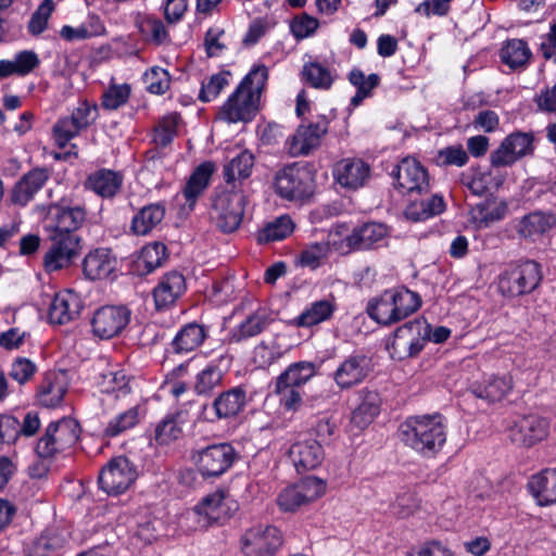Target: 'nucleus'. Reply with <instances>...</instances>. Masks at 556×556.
I'll list each match as a JSON object with an SVG mask.
<instances>
[{"label": "nucleus", "mask_w": 556, "mask_h": 556, "mask_svg": "<svg viewBox=\"0 0 556 556\" xmlns=\"http://www.w3.org/2000/svg\"><path fill=\"white\" fill-rule=\"evenodd\" d=\"M267 78L266 66H254L220 106L219 119L228 124L251 121L257 111V103Z\"/></svg>", "instance_id": "obj_1"}, {"label": "nucleus", "mask_w": 556, "mask_h": 556, "mask_svg": "<svg viewBox=\"0 0 556 556\" xmlns=\"http://www.w3.org/2000/svg\"><path fill=\"white\" fill-rule=\"evenodd\" d=\"M399 437L418 454L433 457L446 442V425L440 414L412 416L401 424Z\"/></svg>", "instance_id": "obj_2"}, {"label": "nucleus", "mask_w": 556, "mask_h": 556, "mask_svg": "<svg viewBox=\"0 0 556 556\" xmlns=\"http://www.w3.org/2000/svg\"><path fill=\"white\" fill-rule=\"evenodd\" d=\"M421 303L417 292L400 287L386 290L379 296L371 299L366 312L378 324L391 326L413 315L420 308Z\"/></svg>", "instance_id": "obj_3"}, {"label": "nucleus", "mask_w": 556, "mask_h": 556, "mask_svg": "<svg viewBox=\"0 0 556 556\" xmlns=\"http://www.w3.org/2000/svg\"><path fill=\"white\" fill-rule=\"evenodd\" d=\"M315 176L316 172L311 165L293 163L276 173L275 191L289 201L307 200L315 193Z\"/></svg>", "instance_id": "obj_4"}, {"label": "nucleus", "mask_w": 556, "mask_h": 556, "mask_svg": "<svg viewBox=\"0 0 556 556\" xmlns=\"http://www.w3.org/2000/svg\"><path fill=\"white\" fill-rule=\"evenodd\" d=\"M543 278L542 267L535 261H525L509 266L498 277V290L508 298L533 292Z\"/></svg>", "instance_id": "obj_5"}, {"label": "nucleus", "mask_w": 556, "mask_h": 556, "mask_svg": "<svg viewBox=\"0 0 556 556\" xmlns=\"http://www.w3.org/2000/svg\"><path fill=\"white\" fill-rule=\"evenodd\" d=\"M429 339L430 324L420 317L396 328L388 349L391 356L397 359L415 357Z\"/></svg>", "instance_id": "obj_6"}, {"label": "nucleus", "mask_w": 556, "mask_h": 556, "mask_svg": "<svg viewBox=\"0 0 556 556\" xmlns=\"http://www.w3.org/2000/svg\"><path fill=\"white\" fill-rule=\"evenodd\" d=\"M87 214L85 205L62 198L48 205L46 229L55 233L78 236L77 230L86 223Z\"/></svg>", "instance_id": "obj_7"}, {"label": "nucleus", "mask_w": 556, "mask_h": 556, "mask_svg": "<svg viewBox=\"0 0 556 556\" xmlns=\"http://www.w3.org/2000/svg\"><path fill=\"white\" fill-rule=\"evenodd\" d=\"M239 508L236 500L225 490H216L206 495L192 510L191 515L200 528L222 523Z\"/></svg>", "instance_id": "obj_8"}, {"label": "nucleus", "mask_w": 556, "mask_h": 556, "mask_svg": "<svg viewBox=\"0 0 556 556\" xmlns=\"http://www.w3.org/2000/svg\"><path fill=\"white\" fill-rule=\"evenodd\" d=\"M50 247L43 255L47 273L60 271L70 267L80 253V237L48 231Z\"/></svg>", "instance_id": "obj_9"}, {"label": "nucleus", "mask_w": 556, "mask_h": 556, "mask_svg": "<svg viewBox=\"0 0 556 556\" xmlns=\"http://www.w3.org/2000/svg\"><path fill=\"white\" fill-rule=\"evenodd\" d=\"M245 195L242 190H226L216 195L213 203V218L223 232H232L241 224L244 214Z\"/></svg>", "instance_id": "obj_10"}, {"label": "nucleus", "mask_w": 556, "mask_h": 556, "mask_svg": "<svg viewBox=\"0 0 556 556\" xmlns=\"http://www.w3.org/2000/svg\"><path fill=\"white\" fill-rule=\"evenodd\" d=\"M326 492V482L314 476H307L298 483L283 489L277 496V504L283 511H295Z\"/></svg>", "instance_id": "obj_11"}, {"label": "nucleus", "mask_w": 556, "mask_h": 556, "mask_svg": "<svg viewBox=\"0 0 556 556\" xmlns=\"http://www.w3.org/2000/svg\"><path fill=\"white\" fill-rule=\"evenodd\" d=\"M138 477L137 466L125 456L112 458L100 472L99 485L110 495L128 490Z\"/></svg>", "instance_id": "obj_12"}, {"label": "nucleus", "mask_w": 556, "mask_h": 556, "mask_svg": "<svg viewBox=\"0 0 556 556\" xmlns=\"http://www.w3.org/2000/svg\"><path fill=\"white\" fill-rule=\"evenodd\" d=\"M131 317L129 308L123 305H104L98 308L91 318L94 337L109 340L119 336L128 326Z\"/></svg>", "instance_id": "obj_13"}, {"label": "nucleus", "mask_w": 556, "mask_h": 556, "mask_svg": "<svg viewBox=\"0 0 556 556\" xmlns=\"http://www.w3.org/2000/svg\"><path fill=\"white\" fill-rule=\"evenodd\" d=\"M396 188L410 197L430 192L431 185L428 170L415 159L405 157L396 167Z\"/></svg>", "instance_id": "obj_14"}, {"label": "nucleus", "mask_w": 556, "mask_h": 556, "mask_svg": "<svg viewBox=\"0 0 556 556\" xmlns=\"http://www.w3.org/2000/svg\"><path fill=\"white\" fill-rule=\"evenodd\" d=\"M548 432V420L534 414L518 417L508 427L510 441L523 447H531L543 441Z\"/></svg>", "instance_id": "obj_15"}, {"label": "nucleus", "mask_w": 556, "mask_h": 556, "mask_svg": "<svg viewBox=\"0 0 556 556\" xmlns=\"http://www.w3.org/2000/svg\"><path fill=\"white\" fill-rule=\"evenodd\" d=\"M328 126L329 119L326 115H318L316 121L300 125L288 142L290 155H308L320 144L321 138L328 132Z\"/></svg>", "instance_id": "obj_16"}, {"label": "nucleus", "mask_w": 556, "mask_h": 556, "mask_svg": "<svg viewBox=\"0 0 556 556\" xmlns=\"http://www.w3.org/2000/svg\"><path fill=\"white\" fill-rule=\"evenodd\" d=\"M236 456L230 444H213L199 452L197 464L204 477H218L232 466Z\"/></svg>", "instance_id": "obj_17"}, {"label": "nucleus", "mask_w": 556, "mask_h": 556, "mask_svg": "<svg viewBox=\"0 0 556 556\" xmlns=\"http://www.w3.org/2000/svg\"><path fill=\"white\" fill-rule=\"evenodd\" d=\"M281 542L276 527L257 526L245 532L242 549L245 556H273Z\"/></svg>", "instance_id": "obj_18"}, {"label": "nucleus", "mask_w": 556, "mask_h": 556, "mask_svg": "<svg viewBox=\"0 0 556 556\" xmlns=\"http://www.w3.org/2000/svg\"><path fill=\"white\" fill-rule=\"evenodd\" d=\"M532 139L527 134L515 132L507 136L490 155L493 167L509 166L531 152Z\"/></svg>", "instance_id": "obj_19"}, {"label": "nucleus", "mask_w": 556, "mask_h": 556, "mask_svg": "<svg viewBox=\"0 0 556 556\" xmlns=\"http://www.w3.org/2000/svg\"><path fill=\"white\" fill-rule=\"evenodd\" d=\"M370 371V359L364 354H352L339 364L333 380L340 389H350L361 382Z\"/></svg>", "instance_id": "obj_20"}, {"label": "nucleus", "mask_w": 556, "mask_h": 556, "mask_svg": "<svg viewBox=\"0 0 556 556\" xmlns=\"http://www.w3.org/2000/svg\"><path fill=\"white\" fill-rule=\"evenodd\" d=\"M289 456L299 473L316 469L324 460L321 443L315 439H305L293 443Z\"/></svg>", "instance_id": "obj_21"}, {"label": "nucleus", "mask_w": 556, "mask_h": 556, "mask_svg": "<svg viewBox=\"0 0 556 556\" xmlns=\"http://www.w3.org/2000/svg\"><path fill=\"white\" fill-rule=\"evenodd\" d=\"M388 235V229L380 223H366L355 227L345 237L344 242L350 250H370L379 247Z\"/></svg>", "instance_id": "obj_22"}, {"label": "nucleus", "mask_w": 556, "mask_h": 556, "mask_svg": "<svg viewBox=\"0 0 556 556\" xmlns=\"http://www.w3.org/2000/svg\"><path fill=\"white\" fill-rule=\"evenodd\" d=\"M248 404V394L243 386L233 387L219 393L212 402L215 418L229 419L243 412Z\"/></svg>", "instance_id": "obj_23"}, {"label": "nucleus", "mask_w": 556, "mask_h": 556, "mask_svg": "<svg viewBox=\"0 0 556 556\" xmlns=\"http://www.w3.org/2000/svg\"><path fill=\"white\" fill-rule=\"evenodd\" d=\"M446 203L442 194L431 193L416 195L405 208V216L412 222H422L442 214Z\"/></svg>", "instance_id": "obj_24"}, {"label": "nucleus", "mask_w": 556, "mask_h": 556, "mask_svg": "<svg viewBox=\"0 0 556 556\" xmlns=\"http://www.w3.org/2000/svg\"><path fill=\"white\" fill-rule=\"evenodd\" d=\"M81 308L83 304L78 294L73 291H64L53 298L48 317L52 324L64 325L78 317Z\"/></svg>", "instance_id": "obj_25"}, {"label": "nucleus", "mask_w": 556, "mask_h": 556, "mask_svg": "<svg viewBox=\"0 0 556 556\" xmlns=\"http://www.w3.org/2000/svg\"><path fill=\"white\" fill-rule=\"evenodd\" d=\"M369 165L363 160L343 159L336 164L333 175L342 187L357 189L364 186L369 177Z\"/></svg>", "instance_id": "obj_26"}, {"label": "nucleus", "mask_w": 556, "mask_h": 556, "mask_svg": "<svg viewBox=\"0 0 556 556\" xmlns=\"http://www.w3.org/2000/svg\"><path fill=\"white\" fill-rule=\"evenodd\" d=\"M49 178L46 168H34L24 174L11 191V201L17 205H26L43 187Z\"/></svg>", "instance_id": "obj_27"}, {"label": "nucleus", "mask_w": 556, "mask_h": 556, "mask_svg": "<svg viewBox=\"0 0 556 556\" xmlns=\"http://www.w3.org/2000/svg\"><path fill=\"white\" fill-rule=\"evenodd\" d=\"M123 181L121 173L101 168L88 175L85 188L103 199H112L121 191Z\"/></svg>", "instance_id": "obj_28"}, {"label": "nucleus", "mask_w": 556, "mask_h": 556, "mask_svg": "<svg viewBox=\"0 0 556 556\" xmlns=\"http://www.w3.org/2000/svg\"><path fill=\"white\" fill-rule=\"evenodd\" d=\"M186 280L182 274L169 271L165 274L153 290V298L159 309L170 306L185 292Z\"/></svg>", "instance_id": "obj_29"}, {"label": "nucleus", "mask_w": 556, "mask_h": 556, "mask_svg": "<svg viewBox=\"0 0 556 556\" xmlns=\"http://www.w3.org/2000/svg\"><path fill=\"white\" fill-rule=\"evenodd\" d=\"M555 226V215L535 211L520 218L516 226V231L521 238L534 241Z\"/></svg>", "instance_id": "obj_30"}, {"label": "nucleus", "mask_w": 556, "mask_h": 556, "mask_svg": "<svg viewBox=\"0 0 556 556\" xmlns=\"http://www.w3.org/2000/svg\"><path fill=\"white\" fill-rule=\"evenodd\" d=\"M528 488L539 505L556 504V468H547L532 476Z\"/></svg>", "instance_id": "obj_31"}, {"label": "nucleus", "mask_w": 556, "mask_h": 556, "mask_svg": "<svg viewBox=\"0 0 556 556\" xmlns=\"http://www.w3.org/2000/svg\"><path fill=\"white\" fill-rule=\"evenodd\" d=\"M116 258L106 249L90 251L84 258L83 271L90 280L103 279L115 269Z\"/></svg>", "instance_id": "obj_32"}, {"label": "nucleus", "mask_w": 556, "mask_h": 556, "mask_svg": "<svg viewBox=\"0 0 556 556\" xmlns=\"http://www.w3.org/2000/svg\"><path fill=\"white\" fill-rule=\"evenodd\" d=\"M165 205L151 203L141 207L131 218L130 232L135 236H148L165 217Z\"/></svg>", "instance_id": "obj_33"}, {"label": "nucleus", "mask_w": 556, "mask_h": 556, "mask_svg": "<svg viewBox=\"0 0 556 556\" xmlns=\"http://www.w3.org/2000/svg\"><path fill=\"white\" fill-rule=\"evenodd\" d=\"M215 166L212 162H204L193 170L187 180L182 195L186 199L189 210H193L197 199L208 187Z\"/></svg>", "instance_id": "obj_34"}, {"label": "nucleus", "mask_w": 556, "mask_h": 556, "mask_svg": "<svg viewBox=\"0 0 556 556\" xmlns=\"http://www.w3.org/2000/svg\"><path fill=\"white\" fill-rule=\"evenodd\" d=\"M204 326L189 323L180 328L172 341V349L176 354H187L195 351L206 339Z\"/></svg>", "instance_id": "obj_35"}, {"label": "nucleus", "mask_w": 556, "mask_h": 556, "mask_svg": "<svg viewBox=\"0 0 556 556\" xmlns=\"http://www.w3.org/2000/svg\"><path fill=\"white\" fill-rule=\"evenodd\" d=\"M507 205L504 201L488 198L470 208L471 220L478 228H486L505 217Z\"/></svg>", "instance_id": "obj_36"}, {"label": "nucleus", "mask_w": 556, "mask_h": 556, "mask_svg": "<svg viewBox=\"0 0 556 556\" xmlns=\"http://www.w3.org/2000/svg\"><path fill=\"white\" fill-rule=\"evenodd\" d=\"M253 166L254 155L247 150L241 151L224 165L225 181L231 186L232 190H237V182L247 180L251 176Z\"/></svg>", "instance_id": "obj_37"}, {"label": "nucleus", "mask_w": 556, "mask_h": 556, "mask_svg": "<svg viewBox=\"0 0 556 556\" xmlns=\"http://www.w3.org/2000/svg\"><path fill=\"white\" fill-rule=\"evenodd\" d=\"M513 389V379L505 375L502 377L492 376L483 384H475L471 392L475 396L488 402H497L503 400Z\"/></svg>", "instance_id": "obj_38"}, {"label": "nucleus", "mask_w": 556, "mask_h": 556, "mask_svg": "<svg viewBox=\"0 0 556 556\" xmlns=\"http://www.w3.org/2000/svg\"><path fill=\"white\" fill-rule=\"evenodd\" d=\"M301 78L312 88L329 90L336 79V74L330 67L323 65L317 60H309L303 64Z\"/></svg>", "instance_id": "obj_39"}, {"label": "nucleus", "mask_w": 556, "mask_h": 556, "mask_svg": "<svg viewBox=\"0 0 556 556\" xmlns=\"http://www.w3.org/2000/svg\"><path fill=\"white\" fill-rule=\"evenodd\" d=\"M59 453L72 447L79 439L80 429L76 420L63 418L48 427Z\"/></svg>", "instance_id": "obj_40"}, {"label": "nucleus", "mask_w": 556, "mask_h": 556, "mask_svg": "<svg viewBox=\"0 0 556 556\" xmlns=\"http://www.w3.org/2000/svg\"><path fill=\"white\" fill-rule=\"evenodd\" d=\"M379 412V394L375 391H366L362 395V402L352 414V424L359 429H364L372 422Z\"/></svg>", "instance_id": "obj_41"}, {"label": "nucleus", "mask_w": 556, "mask_h": 556, "mask_svg": "<svg viewBox=\"0 0 556 556\" xmlns=\"http://www.w3.org/2000/svg\"><path fill=\"white\" fill-rule=\"evenodd\" d=\"M316 375V366L311 362H298L291 364L283 372H281L276 382L278 388L286 386L300 387L306 383Z\"/></svg>", "instance_id": "obj_42"}, {"label": "nucleus", "mask_w": 556, "mask_h": 556, "mask_svg": "<svg viewBox=\"0 0 556 556\" xmlns=\"http://www.w3.org/2000/svg\"><path fill=\"white\" fill-rule=\"evenodd\" d=\"M294 227L295 225L289 215H281L267 223L257 232V241L258 243L263 244L283 240L293 232Z\"/></svg>", "instance_id": "obj_43"}, {"label": "nucleus", "mask_w": 556, "mask_h": 556, "mask_svg": "<svg viewBox=\"0 0 556 556\" xmlns=\"http://www.w3.org/2000/svg\"><path fill=\"white\" fill-rule=\"evenodd\" d=\"M336 309L334 299H325L311 304L298 318L301 327H312L328 320Z\"/></svg>", "instance_id": "obj_44"}, {"label": "nucleus", "mask_w": 556, "mask_h": 556, "mask_svg": "<svg viewBox=\"0 0 556 556\" xmlns=\"http://www.w3.org/2000/svg\"><path fill=\"white\" fill-rule=\"evenodd\" d=\"M181 117L177 113H170L163 116L153 128V143L157 149H164L170 146L178 134V127Z\"/></svg>", "instance_id": "obj_45"}, {"label": "nucleus", "mask_w": 556, "mask_h": 556, "mask_svg": "<svg viewBox=\"0 0 556 556\" xmlns=\"http://www.w3.org/2000/svg\"><path fill=\"white\" fill-rule=\"evenodd\" d=\"M223 379L224 371L213 362L195 376L193 391L197 395L208 396L222 386Z\"/></svg>", "instance_id": "obj_46"}, {"label": "nucleus", "mask_w": 556, "mask_h": 556, "mask_svg": "<svg viewBox=\"0 0 556 556\" xmlns=\"http://www.w3.org/2000/svg\"><path fill=\"white\" fill-rule=\"evenodd\" d=\"M531 56L528 43L522 39H511L501 49V60L510 68L525 66Z\"/></svg>", "instance_id": "obj_47"}, {"label": "nucleus", "mask_w": 556, "mask_h": 556, "mask_svg": "<svg viewBox=\"0 0 556 556\" xmlns=\"http://www.w3.org/2000/svg\"><path fill=\"white\" fill-rule=\"evenodd\" d=\"M349 80L357 89L351 99V104L356 108L371 94V90L379 85L380 77L378 74H370L366 77L359 68H353L349 74Z\"/></svg>", "instance_id": "obj_48"}, {"label": "nucleus", "mask_w": 556, "mask_h": 556, "mask_svg": "<svg viewBox=\"0 0 556 556\" xmlns=\"http://www.w3.org/2000/svg\"><path fill=\"white\" fill-rule=\"evenodd\" d=\"M231 76L229 71H222L204 79L199 92V100L202 102L215 100L230 85Z\"/></svg>", "instance_id": "obj_49"}, {"label": "nucleus", "mask_w": 556, "mask_h": 556, "mask_svg": "<svg viewBox=\"0 0 556 556\" xmlns=\"http://www.w3.org/2000/svg\"><path fill=\"white\" fill-rule=\"evenodd\" d=\"M167 260V249L164 243L155 241L147 244L141 250L139 264L150 274L161 267Z\"/></svg>", "instance_id": "obj_50"}, {"label": "nucleus", "mask_w": 556, "mask_h": 556, "mask_svg": "<svg viewBox=\"0 0 556 556\" xmlns=\"http://www.w3.org/2000/svg\"><path fill=\"white\" fill-rule=\"evenodd\" d=\"M99 384L103 393L115 394L116 399L124 397L131 392L129 380L123 371L103 374Z\"/></svg>", "instance_id": "obj_51"}, {"label": "nucleus", "mask_w": 556, "mask_h": 556, "mask_svg": "<svg viewBox=\"0 0 556 556\" xmlns=\"http://www.w3.org/2000/svg\"><path fill=\"white\" fill-rule=\"evenodd\" d=\"M64 545V539L54 530H46L31 544L29 556H50Z\"/></svg>", "instance_id": "obj_52"}, {"label": "nucleus", "mask_w": 556, "mask_h": 556, "mask_svg": "<svg viewBox=\"0 0 556 556\" xmlns=\"http://www.w3.org/2000/svg\"><path fill=\"white\" fill-rule=\"evenodd\" d=\"M181 417L182 413L177 412L167 415L155 429V440L160 444H169L177 440L181 433Z\"/></svg>", "instance_id": "obj_53"}, {"label": "nucleus", "mask_w": 556, "mask_h": 556, "mask_svg": "<svg viewBox=\"0 0 556 556\" xmlns=\"http://www.w3.org/2000/svg\"><path fill=\"white\" fill-rule=\"evenodd\" d=\"M269 318L265 311H256L242 321L235 333L238 341L257 336L268 325Z\"/></svg>", "instance_id": "obj_54"}, {"label": "nucleus", "mask_w": 556, "mask_h": 556, "mask_svg": "<svg viewBox=\"0 0 556 556\" xmlns=\"http://www.w3.org/2000/svg\"><path fill=\"white\" fill-rule=\"evenodd\" d=\"M138 422V408L131 407L109 421L108 426L104 429V435L108 438L117 437L123 432L134 428Z\"/></svg>", "instance_id": "obj_55"}, {"label": "nucleus", "mask_w": 556, "mask_h": 556, "mask_svg": "<svg viewBox=\"0 0 556 556\" xmlns=\"http://www.w3.org/2000/svg\"><path fill=\"white\" fill-rule=\"evenodd\" d=\"M283 355L281 346L271 341L258 343L253 351V362L260 368H266L276 363Z\"/></svg>", "instance_id": "obj_56"}, {"label": "nucleus", "mask_w": 556, "mask_h": 556, "mask_svg": "<svg viewBox=\"0 0 556 556\" xmlns=\"http://www.w3.org/2000/svg\"><path fill=\"white\" fill-rule=\"evenodd\" d=\"M65 392L62 382L46 379L40 387L38 399L41 405L55 407L62 402Z\"/></svg>", "instance_id": "obj_57"}, {"label": "nucleus", "mask_w": 556, "mask_h": 556, "mask_svg": "<svg viewBox=\"0 0 556 556\" xmlns=\"http://www.w3.org/2000/svg\"><path fill=\"white\" fill-rule=\"evenodd\" d=\"M469 156L462 146H450L438 151L435 164L441 167L457 166L467 164Z\"/></svg>", "instance_id": "obj_58"}, {"label": "nucleus", "mask_w": 556, "mask_h": 556, "mask_svg": "<svg viewBox=\"0 0 556 556\" xmlns=\"http://www.w3.org/2000/svg\"><path fill=\"white\" fill-rule=\"evenodd\" d=\"M130 96V87L127 84L112 85L102 94L101 105L105 110H117L124 105Z\"/></svg>", "instance_id": "obj_59"}, {"label": "nucleus", "mask_w": 556, "mask_h": 556, "mask_svg": "<svg viewBox=\"0 0 556 556\" xmlns=\"http://www.w3.org/2000/svg\"><path fill=\"white\" fill-rule=\"evenodd\" d=\"M54 10L53 0H43L33 13L28 23V30L31 35H40L48 25V20Z\"/></svg>", "instance_id": "obj_60"}, {"label": "nucleus", "mask_w": 556, "mask_h": 556, "mask_svg": "<svg viewBox=\"0 0 556 556\" xmlns=\"http://www.w3.org/2000/svg\"><path fill=\"white\" fill-rule=\"evenodd\" d=\"M146 83L148 90L154 94L165 93L170 86V77L166 70L161 67H152L146 73Z\"/></svg>", "instance_id": "obj_61"}, {"label": "nucleus", "mask_w": 556, "mask_h": 556, "mask_svg": "<svg viewBox=\"0 0 556 556\" xmlns=\"http://www.w3.org/2000/svg\"><path fill=\"white\" fill-rule=\"evenodd\" d=\"M80 130L81 128L76 125L71 116L59 119V122L53 126L56 144L60 148H64L72 138L79 134Z\"/></svg>", "instance_id": "obj_62"}, {"label": "nucleus", "mask_w": 556, "mask_h": 556, "mask_svg": "<svg viewBox=\"0 0 556 556\" xmlns=\"http://www.w3.org/2000/svg\"><path fill=\"white\" fill-rule=\"evenodd\" d=\"M319 26L317 18L303 13L293 17L290 28L296 39H304L313 35Z\"/></svg>", "instance_id": "obj_63"}, {"label": "nucleus", "mask_w": 556, "mask_h": 556, "mask_svg": "<svg viewBox=\"0 0 556 556\" xmlns=\"http://www.w3.org/2000/svg\"><path fill=\"white\" fill-rule=\"evenodd\" d=\"M36 372V365L28 358L17 357L11 365L9 376L20 384L26 383Z\"/></svg>", "instance_id": "obj_64"}]
</instances>
